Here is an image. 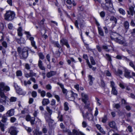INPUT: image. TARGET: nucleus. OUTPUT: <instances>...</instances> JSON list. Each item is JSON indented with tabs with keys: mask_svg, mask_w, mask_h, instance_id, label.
<instances>
[{
	"mask_svg": "<svg viewBox=\"0 0 135 135\" xmlns=\"http://www.w3.org/2000/svg\"><path fill=\"white\" fill-rule=\"evenodd\" d=\"M28 48L27 47H24L22 49L20 47L17 48V51L20 57L22 59L26 58L28 55Z\"/></svg>",
	"mask_w": 135,
	"mask_h": 135,
	"instance_id": "obj_1",
	"label": "nucleus"
},
{
	"mask_svg": "<svg viewBox=\"0 0 135 135\" xmlns=\"http://www.w3.org/2000/svg\"><path fill=\"white\" fill-rule=\"evenodd\" d=\"M15 13L11 11H7L4 15V18L5 20L10 21L13 20L15 16Z\"/></svg>",
	"mask_w": 135,
	"mask_h": 135,
	"instance_id": "obj_2",
	"label": "nucleus"
},
{
	"mask_svg": "<svg viewBox=\"0 0 135 135\" xmlns=\"http://www.w3.org/2000/svg\"><path fill=\"white\" fill-rule=\"evenodd\" d=\"M25 34L28 35V36H27V37L28 38H29V39L31 41V43L32 46V47H34L35 49H37V47L36 45L35 42L34 41V38L33 37H30L31 35L29 32L25 31Z\"/></svg>",
	"mask_w": 135,
	"mask_h": 135,
	"instance_id": "obj_3",
	"label": "nucleus"
},
{
	"mask_svg": "<svg viewBox=\"0 0 135 135\" xmlns=\"http://www.w3.org/2000/svg\"><path fill=\"white\" fill-rule=\"evenodd\" d=\"M10 88L7 86L5 85V84L3 82L0 83V93L3 91H9Z\"/></svg>",
	"mask_w": 135,
	"mask_h": 135,
	"instance_id": "obj_4",
	"label": "nucleus"
},
{
	"mask_svg": "<svg viewBox=\"0 0 135 135\" xmlns=\"http://www.w3.org/2000/svg\"><path fill=\"white\" fill-rule=\"evenodd\" d=\"M114 41L121 45H123L126 43V41L124 38L120 35Z\"/></svg>",
	"mask_w": 135,
	"mask_h": 135,
	"instance_id": "obj_5",
	"label": "nucleus"
},
{
	"mask_svg": "<svg viewBox=\"0 0 135 135\" xmlns=\"http://www.w3.org/2000/svg\"><path fill=\"white\" fill-rule=\"evenodd\" d=\"M14 86L17 93L20 94L25 95L26 92L23 91L16 84H14Z\"/></svg>",
	"mask_w": 135,
	"mask_h": 135,
	"instance_id": "obj_6",
	"label": "nucleus"
},
{
	"mask_svg": "<svg viewBox=\"0 0 135 135\" xmlns=\"http://www.w3.org/2000/svg\"><path fill=\"white\" fill-rule=\"evenodd\" d=\"M82 114L84 118L85 117L89 120H91L93 119V116L91 113L87 112L85 114H84L83 112Z\"/></svg>",
	"mask_w": 135,
	"mask_h": 135,
	"instance_id": "obj_7",
	"label": "nucleus"
},
{
	"mask_svg": "<svg viewBox=\"0 0 135 135\" xmlns=\"http://www.w3.org/2000/svg\"><path fill=\"white\" fill-rule=\"evenodd\" d=\"M18 132V131L16 130V128L13 126L10 128L8 131L11 135H16Z\"/></svg>",
	"mask_w": 135,
	"mask_h": 135,
	"instance_id": "obj_8",
	"label": "nucleus"
},
{
	"mask_svg": "<svg viewBox=\"0 0 135 135\" xmlns=\"http://www.w3.org/2000/svg\"><path fill=\"white\" fill-rule=\"evenodd\" d=\"M0 96L1 97V103L3 104H4L6 103V100L7 97L5 95L3 92H1L0 93Z\"/></svg>",
	"mask_w": 135,
	"mask_h": 135,
	"instance_id": "obj_9",
	"label": "nucleus"
},
{
	"mask_svg": "<svg viewBox=\"0 0 135 135\" xmlns=\"http://www.w3.org/2000/svg\"><path fill=\"white\" fill-rule=\"evenodd\" d=\"M124 76L128 79L132 78V76L131 74L130 71L126 68L124 69Z\"/></svg>",
	"mask_w": 135,
	"mask_h": 135,
	"instance_id": "obj_10",
	"label": "nucleus"
},
{
	"mask_svg": "<svg viewBox=\"0 0 135 135\" xmlns=\"http://www.w3.org/2000/svg\"><path fill=\"white\" fill-rule=\"evenodd\" d=\"M60 42L62 46H63L64 45H65L68 48H70V46L68 44V41L66 39L64 38H62L60 40Z\"/></svg>",
	"mask_w": 135,
	"mask_h": 135,
	"instance_id": "obj_11",
	"label": "nucleus"
},
{
	"mask_svg": "<svg viewBox=\"0 0 135 135\" xmlns=\"http://www.w3.org/2000/svg\"><path fill=\"white\" fill-rule=\"evenodd\" d=\"M105 6L106 7L107 9L110 8H112L113 5L111 0H105Z\"/></svg>",
	"mask_w": 135,
	"mask_h": 135,
	"instance_id": "obj_12",
	"label": "nucleus"
},
{
	"mask_svg": "<svg viewBox=\"0 0 135 135\" xmlns=\"http://www.w3.org/2000/svg\"><path fill=\"white\" fill-rule=\"evenodd\" d=\"M73 95L72 91H69L66 94V97L69 100L73 101L74 100V98L73 97Z\"/></svg>",
	"mask_w": 135,
	"mask_h": 135,
	"instance_id": "obj_13",
	"label": "nucleus"
},
{
	"mask_svg": "<svg viewBox=\"0 0 135 135\" xmlns=\"http://www.w3.org/2000/svg\"><path fill=\"white\" fill-rule=\"evenodd\" d=\"M82 98V100L85 104H86L88 99V97L86 94L84 93H82L81 94Z\"/></svg>",
	"mask_w": 135,
	"mask_h": 135,
	"instance_id": "obj_14",
	"label": "nucleus"
},
{
	"mask_svg": "<svg viewBox=\"0 0 135 135\" xmlns=\"http://www.w3.org/2000/svg\"><path fill=\"white\" fill-rule=\"evenodd\" d=\"M14 109H11L8 110L6 113V115L7 116L11 117L14 115Z\"/></svg>",
	"mask_w": 135,
	"mask_h": 135,
	"instance_id": "obj_15",
	"label": "nucleus"
},
{
	"mask_svg": "<svg viewBox=\"0 0 135 135\" xmlns=\"http://www.w3.org/2000/svg\"><path fill=\"white\" fill-rule=\"evenodd\" d=\"M119 35V34L117 33L114 32L111 34L110 37L112 40L114 41Z\"/></svg>",
	"mask_w": 135,
	"mask_h": 135,
	"instance_id": "obj_16",
	"label": "nucleus"
},
{
	"mask_svg": "<svg viewBox=\"0 0 135 135\" xmlns=\"http://www.w3.org/2000/svg\"><path fill=\"white\" fill-rule=\"evenodd\" d=\"M38 65L41 70L44 71L45 70V68L43 65L42 61L41 60H39Z\"/></svg>",
	"mask_w": 135,
	"mask_h": 135,
	"instance_id": "obj_17",
	"label": "nucleus"
},
{
	"mask_svg": "<svg viewBox=\"0 0 135 135\" xmlns=\"http://www.w3.org/2000/svg\"><path fill=\"white\" fill-rule=\"evenodd\" d=\"M129 11H127L128 14L132 16L133 15V13H135L134 11V7L132 6L130 7L129 8Z\"/></svg>",
	"mask_w": 135,
	"mask_h": 135,
	"instance_id": "obj_18",
	"label": "nucleus"
},
{
	"mask_svg": "<svg viewBox=\"0 0 135 135\" xmlns=\"http://www.w3.org/2000/svg\"><path fill=\"white\" fill-rule=\"evenodd\" d=\"M56 74V71H51L47 73L46 76L47 78H50L52 76L55 75Z\"/></svg>",
	"mask_w": 135,
	"mask_h": 135,
	"instance_id": "obj_19",
	"label": "nucleus"
},
{
	"mask_svg": "<svg viewBox=\"0 0 135 135\" xmlns=\"http://www.w3.org/2000/svg\"><path fill=\"white\" fill-rule=\"evenodd\" d=\"M88 79L89 80V84L90 85H91L93 83V81L95 79L92 76L90 75H89L88 76Z\"/></svg>",
	"mask_w": 135,
	"mask_h": 135,
	"instance_id": "obj_20",
	"label": "nucleus"
},
{
	"mask_svg": "<svg viewBox=\"0 0 135 135\" xmlns=\"http://www.w3.org/2000/svg\"><path fill=\"white\" fill-rule=\"evenodd\" d=\"M98 30L99 34L101 36H103L104 35V33L102 28L100 27H98Z\"/></svg>",
	"mask_w": 135,
	"mask_h": 135,
	"instance_id": "obj_21",
	"label": "nucleus"
},
{
	"mask_svg": "<svg viewBox=\"0 0 135 135\" xmlns=\"http://www.w3.org/2000/svg\"><path fill=\"white\" fill-rule=\"evenodd\" d=\"M108 124L111 128L115 129H117V127L115 126V123L114 121L110 122Z\"/></svg>",
	"mask_w": 135,
	"mask_h": 135,
	"instance_id": "obj_22",
	"label": "nucleus"
},
{
	"mask_svg": "<svg viewBox=\"0 0 135 135\" xmlns=\"http://www.w3.org/2000/svg\"><path fill=\"white\" fill-rule=\"evenodd\" d=\"M73 133L74 135H85L83 133L79 132L75 129H73Z\"/></svg>",
	"mask_w": 135,
	"mask_h": 135,
	"instance_id": "obj_23",
	"label": "nucleus"
},
{
	"mask_svg": "<svg viewBox=\"0 0 135 135\" xmlns=\"http://www.w3.org/2000/svg\"><path fill=\"white\" fill-rule=\"evenodd\" d=\"M50 103V101L48 99H44L42 102V103L43 105H45Z\"/></svg>",
	"mask_w": 135,
	"mask_h": 135,
	"instance_id": "obj_24",
	"label": "nucleus"
},
{
	"mask_svg": "<svg viewBox=\"0 0 135 135\" xmlns=\"http://www.w3.org/2000/svg\"><path fill=\"white\" fill-rule=\"evenodd\" d=\"M51 43L54 45L55 47H56L59 48H61V46L59 44L58 41H51Z\"/></svg>",
	"mask_w": 135,
	"mask_h": 135,
	"instance_id": "obj_25",
	"label": "nucleus"
},
{
	"mask_svg": "<svg viewBox=\"0 0 135 135\" xmlns=\"http://www.w3.org/2000/svg\"><path fill=\"white\" fill-rule=\"evenodd\" d=\"M56 104V100L53 99H52L50 105L52 106H53L52 107V108L55 109L56 107H55Z\"/></svg>",
	"mask_w": 135,
	"mask_h": 135,
	"instance_id": "obj_26",
	"label": "nucleus"
},
{
	"mask_svg": "<svg viewBox=\"0 0 135 135\" xmlns=\"http://www.w3.org/2000/svg\"><path fill=\"white\" fill-rule=\"evenodd\" d=\"M69 104L67 102H65L64 104V109L65 111H68L69 109L68 106Z\"/></svg>",
	"mask_w": 135,
	"mask_h": 135,
	"instance_id": "obj_27",
	"label": "nucleus"
},
{
	"mask_svg": "<svg viewBox=\"0 0 135 135\" xmlns=\"http://www.w3.org/2000/svg\"><path fill=\"white\" fill-rule=\"evenodd\" d=\"M129 23L127 21H125L124 23V27L126 29H128L129 28Z\"/></svg>",
	"mask_w": 135,
	"mask_h": 135,
	"instance_id": "obj_28",
	"label": "nucleus"
},
{
	"mask_svg": "<svg viewBox=\"0 0 135 135\" xmlns=\"http://www.w3.org/2000/svg\"><path fill=\"white\" fill-rule=\"evenodd\" d=\"M112 93L115 95H117V91L115 89V88H112Z\"/></svg>",
	"mask_w": 135,
	"mask_h": 135,
	"instance_id": "obj_29",
	"label": "nucleus"
},
{
	"mask_svg": "<svg viewBox=\"0 0 135 135\" xmlns=\"http://www.w3.org/2000/svg\"><path fill=\"white\" fill-rule=\"evenodd\" d=\"M110 20L111 21H114L115 23H116L117 20L115 17L113 16H111L110 18Z\"/></svg>",
	"mask_w": 135,
	"mask_h": 135,
	"instance_id": "obj_30",
	"label": "nucleus"
},
{
	"mask_svg": "<svg viewBox=\"0 0 135 135\" xmlns=\"http://www.w3.org/2000/svg\"><path fill=\"white\" fill-rule=\"evenodd\" d=\"M46 109L50 115H51L52 114V111L50 109V107H49L47 106L46 108Z\"/></svg>",
	"mask_w": 135,
	"mask_h": 135,
	"instance_id": "obj_31",
	"label": "nucleus"
},
{
	"mask_svg": "<svg viewBox=\"0 0 135 135\" xmlns=\"http://www.w3.org/2000/svg\"><path fill=\"white\" fill-rule=\"evenodd\" d=\"M2 121L3 123H5L7 120V117L4 115L2 117Z\"/></svg>",
	"mask_w": 135,
	"mask_h": 135,
	"instance_id": "obj_32",
	"label": "nucleus"
},
{
	"mask_svg": "<svg viewBox=\"0 0 135 135\" xmlns=\"http://www.w3.org/2000/svg\"><path fill=\"white\" fill-rule=\"evenodd\" d=\"M90 60L91 63L92 65H94L96 64L95 62L93 57L91 56L90 57Z\"/></svg>",
	"mask_w": 135,
	"mask_h": 135,
	"instance_id": "obj_33",
	"label": "nucleus"
},
{
	"mask_svg": "<svg viewBox=\"0 0 135 135\" xmlns=\"http://www.w3.org/2000/svg\"><path fill=\"white\" fill-rule=\"evenodd\" d=\"M102 122L103 123H105L106 122L107 120V116L106 115L104 116L102 118Z\"/></svg>",
	"mask_w": 135,
	"mask_h": 135,
	"instance_id": "obj_34",
	"label": "nucleus"
},
{
	"mask_svg": "<svg viewBox=\"0 0 135 135\" xmlns=\"http://www.w3.org/2000/svg\"><path fill=\"white\" fill-rule=\"evenodd\" d=\"M118 11L120 14L123 15H124L125 14V12L124 10L122 8L119 9Z\"/></svg>",
	"mask_w": 135,
	"mask_h": 135,
	"instance_id": "obj_35",
	"label": "nucleus"
},
{
	"mask_svg": "<svg viewBox=\"0 0 135 135\" xmlns=\"http://www.w3.org/2000/svg\"><path fill=\"white\" fill-rule=\"evenodd\" d=\"M16 74L17 76H20L22 75V73L21 71L18 70L16 72Z\"/></svg>",
	"mask_w": 135,
	"mask_h": 135,
	"instance_id": "obj_36",
	"label": "nucleus"
},
{
	"mask_svg": "<svg viewBox=\"0 0 135 135\" xmlns=\"http://www.w3.org/2000/svg\"><path fill=\"white\" fill-rule=\"evenodd\" d=\"M35 117H32L31 118V119L30 120L31 125H33L35 123Z\"/></svg>",
	"mask_w": 135,
	"mask_h": 135,
	"instance_id": "obj_37",
	"label": "nucleus"
},
{
	"mask_svg": "<svg viewBox=\"0 0 135 135\" xmlns=\"http://www.w3.org/2000/svg\"><path fill=\"white\" fill-rule=\"evenodd\" d=\"M17 99L16 97H12L10 99V101L11 102H15L16 101Z\"/></svg>",
	"mask_w": 135,
	"mask_h": 135,
	"instance_id": "obj_38",
	"label": "nucleus"
},
{
	"mask_svg": "<svg viewBox=\"0 0 135 135\" xmlns=\"http://www.w3.org/2000/svg\"><path fill=\"white\" fill-rule=\"evenodd\" d=\"M42 134L41 132H40L38 130H36L35 131L34 135H40Z\"/></svg>",
	"mask_w": 135,
	"mask_h": 135,
	"instance_id": "obj_39",
	"label": "nucleus"
},
{
	"mask_svg": "<svg viewBox=\"0 0 135 135\" xmlns=\"http://www.w3.org/2000/svg\"><path fill=\"white\" fill-rule=\"evenodd\" d=\"M104 73L106 74V75L108 76H110L111 75V74L110 72L108 70H105V71Z\"/></svg>",
	"mask_w": 135,
	"mask_h": 135,
	"instance_id": "obj_40",
	"label": "nucleus"
},
{
	"mask_svg": "<svg viewBox=\"0 0 135 135\" xmlns=\"http://www.w3.org/2000/svg\"><path fill=\"white\" fill-rule=\"evenodd\" d=\"M31 94L32 96L34 98L36 97L37 95V93L35 91H33L32 93Z\"/></svg>",
	"mask_w": 135,
	"mask_h": 135,
	"instance_id": "obj_41",
	"label": "nucleus"
},
{
	"mask_svg": "<svg viewBox=\"0 0 135 135\" xmlns=\"http://www.w3.org/2000/svg\"><path fill=\"white\" fill-rule=\"evenodd\" d=\"M40 59L43 60L44 58V56L42 53H40L38 54Z\"/></svg>",
	"mask_w": 135,
	"mask_h": 135,
	"instance_id": "obj_42",
	"label": "nucleus"
},
{
	"mask_svg": "<svg viewBox=\"0 0 135 135\" xmlns=\"http://www.w3.org/2000/svg\"><path fill=\"white\" fill-rule=\"evenodd\" d=\"M124 56L123 55H117L116 56V58L118 59L121 60L122 59H123Z\"/></svg>",
	"mask_w": 135,
	"mask_h": 135,
	"instance_id": "obj_43",
	"label": "nucleus"
},
{
	"mask_svg": "<svg viewBox=\"0 0 135 135\" xmlns=\"http://www.w3.org/2000/svg\"><path fill=\"white\" fill-rule=\"evenodd\" d=\"M105 55L107 57V60L109 61H112V59L111 57L109 54H106Z\"/></svg>",
	"mask_w": 135,
	"mask_h": 135,
	"instance_id": "obj_44",
	"label": "nucleus"
},
{
	"mask_svg": "<svg viewBox=\"0 0 135 135\" xmlns=\"http://www.w3.org/2000/svg\"><path fill=\"white\" fill-rule=\"evenodd\" d=\"M113 107L117 109H118L120 107V105L119 104H116L113 105Z\"/></svg>",
	"mask_w": 135,
	"mask_h": 135,
	"instance_id": "obj_45",
	"label": "nucleus"
},
{
	"mask_svg": "<svg viewBox=\"0 0 135 135\" xmlns=\"http://www.w3.org/2000/svg\"><path fill=\"white\" fill-rule=\"evenodd\" d=\"M129 65L131 66L132 67L134 70V69H135V67L133 62L132 61H130V62H129Z\"/></svg>",
	"mask_w": 135,
	"mask_h": 135,
	"instance_id": "obj_46",
	"label": "nucleus"
},
{
	"mask_svg": "<svg viewBox=\"0 0 135 135\" xmlns=\"http://www.w3.org/2000/svg\"><path fill=\"white\" fill-rule=\"evenodd\" d=\"M2 44L3 46L5 48H7V44L6 41H3L2 43Z\"/></svg>",
	"mask_w": 135,
	"mask_h": 135,
	"instance_id": "obj_47",
	"label": "nucleus"
},
{
	"mask_svg": "<svg viewBox=\"0 0 135 135\" xmlns=\"http://www.w3.org/2000/svg\"><path fill=\"white\" fill-rule=\"evenodd\" d=\"M100 15L102 17H104L105 16V13L104 11H102L100 13Z\"/></svg>",
	"mask_w": 135,
	"mask_h": 135,
	"instance_id": "obj_48",
	"label": "nucleus"
},
{
	"mask_svg": "<svg viewBox=\"0 0 135 135\" xmlns=\"http://www.w3.org/2000/svg\"><path fill=\"white\" fill-rule=\"evenodd\" d=\"M127 129L130 132H131L132 131V127L130 126H129L128 127Z\"/></svg>",
	"mask_w": 135,
	"mask_h": 135,
	"instance_id": "obj_49",
	"label": "nucleus"
},
{
	"mask_svg": "<svg viewBox=\"0 0 135 135\" xmlns=\"http://www.w3.org/2000/svg\"><path fill=\"white\" fill-rule=\"evenodd\" d=\"M31 117L29 115H28L26 116V120L27 121H30L31 119Z\"/></svg>",
	"mask_w": 135,
	"mask_h": 135,
	"instance_id": "obj_50",
	"label": "nucleus"
},
{
	"mask_svg": "<svg viewBox=\"0 0 135 135\" xmlns=\"http://www.w3.org/2000/svg\"><path fill=\"white\" fill-rule=\"evenodd\" d=\"M30 73H29L30 75V76H35L36 75V74L33 73L32 71L31 70H30Z\"/></svg>",
	"mask_w": 135,
	"mask_h": 135,
	"instance_id": "obj_51",
	"label": "nucleus"
},
{
	"mask_svg": "<svg viewBox=\"0 0 135 135\" xmlns=\"http://www.w3.org/2000/svg\"><path fill=\"white\" fill-rule=\"evenodd\" d=\"M25 128L28 132H30L32 131V129L29 127H25Z\"/></svg>",
	"mask_w": 135,
	"mask_h": 135,
	"instance_id": "obj_52",
	"label": "nucleus"
},
{
	"mask_svg": "<svg viewBox=\"0 0 135 135\" xmlns=\"http://www.w3.org/2000/svg\"><path fill=\"white\" fill-rule=\"evenodd\" d=\"M16 118L15 117H12L10 118V121L12 123H14L16 120Z\"/></svg>",
	"mask_w": 135,
	"mask_h": 135,
	"instance_id": "obj_53",
	"label": "nucleus"
},
{
	"mask_svg": "<svg viewBox=\"0 0 135 135\" xmlns=\"http://www.w3.org/2000/svg\"><path fill=\"white\" fill-rule=\"evenodd\" d=\"M25 68L28 70H29L30 69V66L29 64L28 63L25 64Z\"/></svg>",
	"mask_w": 135,
	"mask_h": 135,
	"instance_id": "obj_54",
	"label": "nucleus"
},
{
	"mask_svg": "<svg viewBox=\"0 0 135 135\" xmlns=\"http://www.w3.org/2000/svg\"><path fill=\"white\" fill-rule=\"evenodd\" d=\"M102 47L103 49L106 50V51H110V50L108 49V47L106 46H103Z\"/></svg>",
	"mask_w": 135,
	"mask_h": 135,
	"instance_id": "obj_55",
	"label": "nucleus"
},
{
	"mask_svg": "<svg viewBox=\"0 0 135 135\" xmlns=\"http://www.w3.org/2000/svg\"><path fill=\"white\" fill-rule=\"evenodd\" d=\"M110 84H111V85H110L112 87V88H115V86H115L114 83V82L113 81H110Z\"/></svg>",
	"mask_w": 135,
	"mask_h": 135,
	"instance_id": "obj_56",
	"label": "nucleus"
},
{
	"mask_svg": "<svg viewBox=\"0 0 135 135\" xmlns=\"http://www.w3.org/2000/svg\"><path fill=\"white\" fill-rule=\"evenodd\" d=\"M57 84L60 86L62 89L64 88V85L62 84L59 82H58L57 83Z\"/></svg>",
	"mask_w": 135,
	"mask_h": 135,
	"instance_id": "obj_57",
	"label": "nucleus"
},
{
	"mask_svg": "<svg viewBox=\"0 0 135 135\" xmlns=\"http://www.w3.org/2000/svg\"><path fill=\"white\" fill-rule=\"evenodd\" d=\"M4 110V108L2 105H0V112H3Z\"/></svg>",
	"mask_w": 135,
	"mask_h": 135,
	"instance_id": "obj_58",
	"label": "nucleus"
},
{
	"mask_svg": "<svg viewBox=\"0 0 135 135\" xmlns=\"http://www.w3.org/2000/svg\"><path fill=\"white\" fill-rule=\"evenodd\" d=\"M86 60V62L89 66V68H92V66L90 64V63L89 62V60L88 59H87Z\"/></svg>",
	"mask_w": 135,
	"mask_h": 135,
	"instance_id": "obj_59",
	"label": "nucleus"
},
{
	"mask_svg": "<svg viewBox=\"0 0 135 135\" xmlns=\"http://www.w3.org/2000/svg\"><path fill=\"white\" fill-rule=\"evenodd\" d=\"M74 24H75V26L78 29H79V27L78 26L79 23H78V22L77 20H76L75 21V22L74 23Z\"/></svg>",
	"mask_w": 135,
	"mask_h": 135,
	"instance_id": "obj_60",
	"label": "nucleus"
},
{
	"mask_svg": "<svg viewBox=\"0 0 135 135\" xmlns=\"http://www.w3.org/2000/svg\"><path fill=\"white\" fill-rule=\"evenodd\" d=\"M95 113L94 115L95 116H96L98 113V109L96 107L95 109Z\"/></svg>",
	"mask_w": 135,
	"mask_h": 135,
	"instance_id": "obj_61",
	"label": "nucleus"
},
{
	"mask_svg": "<svg viewBox=\"0 0 135 135\" xmlns=\"http://www.w3.org/2000/svg\"><path fill=\"white\" fill-rule=\"evenodd\" d=\"M101 85L102 87H104L105 86V83L102 80H101Z\"/></svg>",
	"mask_w": 135,
	"mask_h": 135,
	"instance_id": "obj_62",
	"label": "nucleus"
},
{
	"mask_svg": "<svg viewBox=\"0 0 135 135\" xmlns=\"http://www.w3.org/2000/svg\"><path fill=\"white\" fill-rule=\"evenodd\" d=\"M7 2L11 6H12V0H8L7 1Z\"/></svg>",
	"mask_w": 135,
	"mask_h": 135,
	"instance_id": "obj_63",
	"label": "nucleus"
},
{
	"mask_svg": "<svg viewBox=\"0 0 135 135\" xmlns=\"http://www.w3.org/2000/svg\"><path fill=\"white\" fill-rule=\"evenodd\" d=\"M54 97L56 99L58 102H59L60 101V98L58 95H55L54 96Z\"/></svg>",
	"mask_w": 135,
	"mask_h": 135,
	"instance_id": "obj_64",
	"label": "nucleus"
}]
</instances>
